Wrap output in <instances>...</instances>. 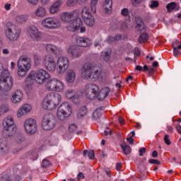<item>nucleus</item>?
I'll list each match as a JSON object with an SVG mask.
<instances>
[{
    "instance_id": "b1692460",
    "label": "nucleus",
    "mask_w": 181,
    "mask_h": 181,
    "mask_svg": "<svg viewBox=\"0 0 181 181\" xmlns=\"http://www.w3.org/2000/svg\"><path fill=\"white\" fill-rule=\"evenodd\" d=\"M32 110V107L29 104H25L21 108L19 109L17 116L18 118H21L22 115H25V114H28Z\"/></svg>"
},
{
    "instance_id": "a19ab883",
    "label": "nucleus",
    "mask_w": 181,
    "mask_h": 181,
    "mask_svg": "<svg viewBox=\"0 0 181 181\" xmlns=\"http://www.w3.org/2000/svg\"><path fill=\"white\" fill-rule=\"evenodd\" d=\"M134 70H138L139 71H148V70H149V66H148V65H144L143 67L139 66V65H136Z\"/></svg>"
},
{
    "instance_id": "f8f14e48",
    "label": "nucleus",
    "mask_w": 181,
    "mask_h": 181,
    "mask_svg": "<svg viewBox=\"0 0 181 181\" xmlns=\"http://www.w3.org/2000/svg\"><path fill=\"white\" fill-rule=\"evenodd\" d=\"M35 81L37 84H43L46 80L50 78V74L43 69L37 70L35 72Z\"/></svg>"
},
{
    "instance_id": "4d7b16f0",
    "label": "nucleus",
    "mask_w": 181,
    "mask_h": 181,
    "mask_svg": "<svg viewBox=\"0 0 181 181\" xmlns=\"http://www.w3.org/2000/svg\"><path fill=\"white\" fill-rule=\"evenodd\" d=\"M177 47H173V54H174V56H178V54H180V51H179L177 49Z\"/></svg>"
},
{
    "instance_id": "a211bd4d",
    "label": "nucleus",
    "mask_w": 181,
    "mask_h": 181,
    "mask_svg": "<svg viewBox=\"0 0 181 181\" xmlns=\"http://www.w3.org/2000/svg\"><path fill=\"white\" fill-rule=\"evenodd\" d=\"M42 25L45 28H47V29H56V28L60 26V23L56 19L48 18L42 21Z\"/></svg>"
},
{
    "instance_id": "9d476101",
    "label": "nucleus",
    "mask_w": 181,
    "mask_h": 181,
    "mask_svg": "<svg viewBox=\"0 0 181 181\" xmlns=\"http://www.w3.org/2000/svg\"><path fill=\"white\" fill-rule=\"evenodd\" d=\"M2 125L4 129L8 131L11 135H13L16 132V125H15L12 117L8 116L6 119H4Z\"/></svg>"
},
{
    "instance_id": "f03ea898",
    "label": "nucleus",
    "mask_w": 181,
    "mask_h": 181,
    "mask_svg": "<svg viewBox=\"0 0 181 181\" xmlns=\"http://www.w3.org/2000/svg\"><path fill=\"white\" fill-rule=\"evenodd\" d=\"M60 101H62V95L56 92L50 93L47 95L42 102V108L49 111L54 110L60 104Z\"/></svg>"
},
{
    "instance_id": "09e8293b",
    "label": "nucleus",
    "mask_w": 181,
    "mask_h": 181,
    "mask_svg": "<svg viewBox=\"0 0 181 181\" xmlns=\"http://www.w3.org/2000/svg\"><path fill=\"white\" fill-rule=\"evenodd\" d=\"M88 158L93 160L95 158V155L94 154V150H90L88 151Z\"/></svg>"
},
{
    "instance_id": "5701e85b",
    "label": "nucleus",
    "mask_w": 181,
    "mask_h": 181,
    "mask_svg": "<svg viewBox=\"0 0 181 181\" xmlns=\"http://www.w3.org/2000/svg\"><path fill=\"white\" fill-rule=\"evenodd\" d=\"M47 50L49 52V53H53L55 54V56H57L58 57L62 55V49L56 45H53L52 44H49L47 45Z\"/></svg>"
},
{
    "instance_id": "13d9d810",
    "label": "nucleus",
    "mask_w": 181,
    "mask_h": 181,
    "mask_svg": "<svg viewBox=\"0 0 181 181\" xmlns=\"http://www.w3.org/2000/svg\"><path fill=\"white\" fill-rule=\"evenodd\" d=\"M23 149L24 148H22V146H19L18 148H15L13 151V153H14V155H16L17 153H19V152H21V151H22Z\"/></svg>"
},
{
    "instance_id": "49530a36",
    "label": "nucleus",
    "mask_w": 181,
    "mask_h": 181,
    "mask_svg": "<svg viewBox=\"0 0 181 181\" xmlns=\"http://www.w3.org/2000/svg\"><path fill=\"white\" fill-rule=\"evenodd\" d=\"M69 131L71 134L76 132V131H77V125L76 124H71L69 126Z\"/></svg>"
},
{
    "instance_id": "aec40b11",
    "label": "nucleus",
    "mask_w": 181,
    "mask_h": 181,
    "mask_svg": "<svg viewBox=\"0 0 181 181\" xmlns=\"http://www.w3.org/2000/svg\"><path fill=\"white\" fill-rule=\"evenodd\" d=\"M111 92V89L108 87H105L102 88L100 92L98 90V94L96 95L98 101H104L107 97H108V94Z\"/></svg>"
},
{
    "instance_id": "a18cd8bd",
    "label": "nucleus",
    "mask_w": 181,
    "mask_h": 181,
    "mask_svg": "<svg viewBox=\"0 0 181 181\" xmlns=\"http://www.w3.org/2000/svg\"><path fill=\"white\" fill-rule=\"evenodd\" d=\"M149 6L151 9H155V8H158V6H159V1L151 0Z\"/></svg>"
},
{
    "instance_id": "1a4fd4ad",
    "label": "nucleus",
    "mask_w": 181,
    "mask_h": 181,
    "mask_svg": "<svg viewBox=\"0 0 181 181\" xmlns=\"http://www.w3.org/2000/svg\"><path fill=\"white\" fill-rule=\"evenodd\" d=\"M82 18L87 26L93 28L95 23V18L93 16V14L90 13L88 8H84L81 11Z\"/></svg>"
},
{
    "instance_id": "bf43d9fd",
    "label": "nucleus",
    "mask_w": 181,
    "mask_h": 181,
    "mask_svg": "<svg viewBox=\"0 0 181 181\" xmlns=\"http://www.w3.org/2000/svg\"><path fill=\"white\" fill-rule=\"evenodd\" d=\"M136 29H137L139 32H142V30H145V29H146V26L144 24V27L142 25H139V27H136Z\"/></svg>"
},
{
    "instance_id": "052dcab7",
    "label": "nucleus",
    "mask_w": 181,
    "mask_h": 181,
    "mask_svg": "<svg viewBox=\"0 0 181 181\" xmlns=\"http://www.w3.org/2000/svg\"><path fill=\"white\" fill-rule=\"evenodd\" d=\"M141 55V51L139 50V48L136 47L134 49V56H140Z\"/></svg>"
},
{
    "instance_id": "603ef678",
    "label": "nucleus",
    "mask_w": 181,
    "mask_h": 181,
    "mask_svg": "<svg viewBox=\"0 0 181 181\" xmlns=\"http://www.w3.org/2000/svg\"><path fill=\"white\" fill-rule=\"evenodd\" d=\"M164 141H165V144L168 146L172 144V142H170V140L169 139L168 134H165V136H164Z\"/></svg>"
},
{
    "instance_id": "20e7f679",
    "label": "nucleus",
    "mask_w": 181,
    "mask_h": 181,
    "mask_svg": "<svg viewBox=\"0 0 181 181\" xmlns=\"http://www.w3.org/2000/svg\"><path fill=\"white\" fill-rule=\"evenodd\" d=\"M13 86V79L9 74L8 69L4 70V74L0 78V90L8 92Z\"/></svg>"
},
{
    "instance_id": "864d4df0",
    "label": "nucleus",
    "mask_w": 181,
    "mask_h": 181,
    "mask_svg": "<svg viewBox=\"0 0 181 181\" xmlns=\"http://www.w3.org/2000/svg\"><path fill=\"white\" fill-rule=\"evenodd\" d=\"M107 43H109V45H112L114 43V42H115V40L114 37L109 36V37H107Z\"/></svg>"
},
{
    "instance_id": "2f4dec72",
    "label": "nucleus",
    "mask_w": 181,
    "mask_h": 181,
    "mask_svg": "<svg viewBox=\"0 0 181 181\" xmlns=\"http://www.w3.org/2000/svg\"><path fill=\"white\" fill-rule=\"evenodd\" d=\"M75 79H76V74L74 73V71L71 69L68 70L66 72V81H67V83H73Z\"/></svg>"
},
{
    "instance_id": "6e6d98bb",
    "label": "nucleus",
    "mask_w": 181,
    "mask_h": 181,
    "mask_svg": "<svg viewBox=\"0 0 181 181\" xmlns=\"http://www.w3.org/2000/svg\"><path fill=\"white\" fill-rule=\"evenodd\" d=\"M139 156H144V153H146V148H141L139 150Z\"/></svg>"
},
{
    "instance_id": "e2e57ef3",
    "label": "nucleus",
    "mask_w": 181,
    "mask_h": 181,
    "mask_svg": "<svg viewBox=\"0 0 181 181\" xmlns=\"http://www.w3.org/2000/svg\"><path fill=\"white\" fill-rule=\"evenodd\" d=\"M84 177H86L84 176V174H83V173H79L77 175L78 180H80L81 179H84Z\"/></svg>"
},
{
    "instance_id": "774afa93",
    "label": "nucleus",
    "mask_w": 181,
    "mask_h": 181,
    "mask_svg": "<svg viewBox=\"0 0 181 181\" xmlns=\"http://www.w3.org/2000/svg\"><path fill=\"white\" fill-rule=\"evenodd\" d=\"M29 3L31 4V5H37V2H39V0H28Z\"/></svg>"
},
{
    "instance_id": "cd10ccee",
    "label": "nucleus",
    "mask_w": 181,
    "mask_h": 181,
    "mask_svg": "<svg viewBox=\"0 0 181 181\" xmlns=\"http://www.w3.org/2000/svg\"><path fill=\"white\" fill-rule=\"evenodd\" d=\"M68 52L73 57H80L81 56V50L78 47H71Z\"/></svg>"
},
{
    "instance_id": "bb28decb",
    "label": "nucleus",
    "mask_w": 181,
    "mask_h": 181,
    "mask_svg": "<svg viewBox=\"0 0 181 181\" xmlns=\"http://www.w3.org/2000/svg\"><path fill=\"white\" fill-rule=\"evenodd\" d=\"M30 36L34 40L39 41L41 39L40 34H39V32H37V28H32L30 29L29 31Z\"/></svg>"
},
{
    "instance_id": "4468645a",
    "label": "nucleus",
    "mask_w": 181,
    "mask_h": 181,
    "mask_svg": "<svg viewBox=\"0 0 181 181\" xmlns=\"http://www.w3.org/2000/svg\"><path fill=\"white\" fill-rule=\"evenodd\" d=\"M83 25V21L80 17H76L66 25V29L69 32H77L80 27Z\"/></svg>"
},
{
    "instance_id": "412c9836",
    "label": "nucleus",
    "mask_w": 181,
    "mask_h": 181,
    "mask_svg": "<svg viewBox=\"0 0 181 181\" xmlns=\"http://www.w3.org/2000/svg\"><path fill=\"white\" fill-rule=\"evenodd\" d=\"M76 44L80 47H88L91 45V40L87 37H78L76 38Z\"/></svg>"
},
{
    "instance_id": "e433bc0d",
    "label": "nucleus",
    "mask_w": 181,
    "mask_h": 181,
    "mask_svg": "<svg viewBox=\"0 0 181 181\" xmlns=\"http://www.w3.org/2000/svg\"><path fill=\"white\" fill-rule=\"evenodd\" d=\"M148 39H149V34L146 33H142L139 37L138 42L139 43H141V44L145 43V42H146Z\"/></svg>"
},
{
    "instance_id": "37998d69",
    "label": "nucleus",
    "mask_w": 181,
    "mask_h": 181,
    "mask_svg": "<svg viewBox=\"0 0 181 181\" xmlns=\"http://www.w3.org/2000/svg\"><path fill=\"white\" fill-rule=\"evenodd\" d=\"M98 0H90V8L93 13H95L97 12L95 9V5H97Z\"/></svg>"
},
{
    "instance_id": "473e14b6",
    "label": "nucleus",
    "mask_w": 181,
    "mask_h": 181,
    "mask_svg": "<svg viewBox=\"0 0 181 181\" xmlns=\"http://www.w3.org/2000/svg\"><path fill=\"white\" fill-rule=\"evenodd\" d=\"M104 110V107L101 106L98 108H97L93 113L92 119H100V117H103V111Z\"/></svg>"
},
{
    "instance_id": "c03bdc74",
    "label": "nucleus",
    "mask_w": 181,
    "mask_h": 181,
    "mask_svg": "<svg viewBox=\"0 0 181 181\" xmlns=\"http://www.w3.org/2000/svg\"><path fill=\"white\" fill-rule=\"evenodd\" d=\"M49 166H52V163L47 160V159H45L42 160V167L43 168H49Z\"/></svg>"
},
{
    "instance_id": "39448f33",
    "label": "nucleus",
    "mask_w": 181,
    "mask_h": 181,
    "mask_svg": "<svg viewBox=\"0 0 181 181\" xmlns=\"http://www.w3.org/2000/svg\"><path fill=\"white\" fill-rule=\"evenodd\" d=\"M18 76L25 77L30 69V59L28 57H21L18 59Z\"/></svg>"
},
{
    "instance_id": "f704fd0d",
    "label": "nucleus",
    "mask_w": 181,
    "mask_h": 181,
    "mask_svg": "<svg viewBox=\"0 0 181 181\" xmlns=\"http://www.w3.org/2000/svg\"><path fill=\"white\" fill-rule=\"evenodd\" d=\"M87 107L83 106L81 107L77 112V118H78V119H81V118L87 115Z\"/></svg>"
},
{
    "instance_id": "7c9ffc66",
    "label": "nucleus",
    "mask_w": 181,
    "mask_h": 181,
    "mask_svg": "<svg viewBox=\"0 0 181 181\" xmlns=\"http://www.w3.org/2000/svg\"><path fill=\"white\" fill-rule=\"evenodd\" d=\"M166 8L168 13H170L171 11H175L177 12V11L180 9V6H179L176 2H171L166 6Z\"/></svg>"
},
{
    "instance_id": "4c0bfd02",
    "label": "nucleus",
    "mask_w": 181,
    "mask_h": 181,
    "mask_svg": "<svg viewBox=\"0 0 181 181\" xmlns=\"http://www.w3.org/2000/svg\"><path fill=\"white\" fill-rule=\"evenodd\" d=\"M35 15H37L39 18H43V16L46 15V8L44 7H40L35 11Z\"/></svg>"
},
{
    "instance_id": "ddd939ff",
    "label": "nucleus",
    "mask_w": 181,
    "mask_h": 181,
    "mask_svg": "<svg viewBox=\"0 0 181 181\" xmlns=\"http://www.w3.org/2000/svg\"><path fill=\"white\" fill-rule=\"evenodd\" d=\"M57 73H59V74H64L67 69H69V59L66 57H59L57 60Z\"/></svg>"
},
{
    "instance_id": "680f3d73",
    "label": "nucleus",
    "mask_w": 181,
    "mask_h": 181,
    "mask_svg": "<svg viewBox=\"0 0 181 181\" xmlns=\"http://www.w3.org/2000/svg\"><path fill=\"white\" fill-rule=\"evenodd\" d=\"M148 71V76H153V72L155 71V69L153 68H148V70L147 71Z\"/></svg>"
},
{
    "instance_id": "79ce46f5",
    "label": "nucleus",
    "mask_w": 181,
    "mask_h": 181,
    "mask_svg": "<svg viewBox=\"0 0 181 181\" xmlns=\"http://www.w3.org/2000/svg\"><path fill=\"white\" fill-rule=\"evenodd\" d=\"M135 21L136 23V28H139V26H142L143 28H144V21L142 20L141 17H136Z\"/></svg>"
},
{
    "instance_id": "72a5a7b5",
    "label": "nucleus",
    "mask_w": 181,
    "mask_h": 181,
    "mask_svg": "<svg viewBox=\"0 0 181 181\" xmlns=\"http://www.w3.org/2000/svg\"><path fill=\"white\" fill-rule=\"evenodd\" d=\"M60 6H62V1H57L55 2L49 9L50 13H56V12H59Z\"/></svg>"
},
{
    "instance_id": "f3484780",
    "label": "nucleus",
    "mask_w": 181,
    "mask_h": 181,
    "mask_svg": "<svg viewBox=\"0 0 181 181\" xmlns=\"http://www.w3.org/2000/svg\"><path fill=\"white\" fill-rule=\"evenodd\" d=\"M15 141L16 145L21 146V148H27L29 146V141L23 133H18L16 136Z\"/></svg>"
},
{
    "instance_id": "0e129e2a",
    "label": "nucleus",
    "mask_w": 181,
    "mask_h": 181,
    "mask_svg": "<svg viewBox=\"0 0 181 181\" xmlns=\"http://www.w3.org/2000/svg\"><path fill=\"white\" fill-rule=\"evenodd\" d=\"M105 13H111L112 8H103Z\"/></svg>"
},
{
    "instance_id": "3c124183",
    "label": "nucleus",
    "mask_w": 181,
    "mask_h": 181,
    "mask_svg": "<svg viewBox=\"0 0 181 181\" xmlns=\"http://www.w3.org/2000/svg\"><path fill=\"white\" fill-rule=\"evenodd\" d=\"M77 2H78V0H68L67 5L68 6H74Z\"/></svg>"
},
{
    "instance_id": "58836bf2",
    "label": "nucleus",
    "mask_w": 181,
    "mask_h": 181,
    "mask_svg": "<svg viewBox=\"0 0 181 181\" xmlns=\"http://www.w3.org/2000/svg\"><path fill=\"white\" fill-rule=\"evenodd\" d=\"M33 59L35 66H39V64L42 63V57H40V55L34 54Z\"/></svg>"
},
{
    "instance_id": "a878e982",
    "label": "nucleus",
    "mask_w": 181,
    "mask_h": 181,
    "mask_svg": "<svg viewBox=\"0 0 181 181\" xmlns=\"http://www.w3.org/2000/svg\"><path fill=\"white\" fill-rule=\"evenodd\" d=\"M34 81H36V77L35 76V71H32L26 77L25 83L26 86H32Z\"/></svg>"
},
{
    "instance_id": "393cba45",
    "label": "nucleus",
    "mask_w": 181,
    "mask_h": 181,
    "mask_svg": "<svg viewBox=\"0 0 181 181\" xmlns=\"http://www.w3.org/2000/svg\"><path fill=\"white\" fill-rule=\"evenodd\" d=\"M9 152V145L6 141L0 142V156H5Z\"/></svg>"
},
{
    "instance_id": "c85d7f7f",
    "label": "nucleus",
    "mask_w": 181,
    "mask_h": 181,
    "mask_svg": "<svg viewBox=\"0 0 181 181\" xmlns=\"http://www.w3.org/2000/svg\"><path fill=\"white\" fill-rule=\"evenodd\" d=\"M66 95L69 100H72V101L75 103V104H77L78 103V97L74 95V90H68L66 93Z\"/></svg>"
},
{
    "instance_id": "4be33fe9",
    "label": "nucleus",
    "mask_w": 181,
    "mask_h": 181,
    "mask_svg": "<svg viewBox=\"0 0 181 181\" xmlns=\"http://www.w3.org/2000/svg\"><path fill=\"white\" fill-rule=\"evenodd\" d=\"M22 97H23L22 91L21 90H16L12 94L11 101L14 104L21 103L22 101Z\"/></svg>"
},
{
    "instance_id": "c9c22d12",
    "label": "nucleus",
    "mask_w": 181,
    "mask_h": 181,
    "mask_svg": "<svg viewBox=\"0 0 181 181\" xmlns=\"http://www.w3.org/2000/svg\"><path fill=\"white\" fill-rule=\"evenodd\" d=\"M121 148L122 149L124 155H129L131 152H132V149L129 145L127 144V143H123L120 145Z\"/></svg>"
},
{
    "instance_id": "338daca9",
    "label": "nucleus",
    "mask_w": 181,
    "mask_h": 181,
    "mask_svg": "<svg viewBox=\"0 0 181 181\" xmlns=\"http://www.w3.org/2000/svg\"><path fill=\"white\" fill-rule=\"evenodd\" d=\"M115 39V42H118V40H121L122 39V37L119 35H116L115 37H113Z\"/></svg>"
},
{
    "instance_id": "dca6fc26",
    "label": "nucleus",
    "mask_w": 181,
    "mask_h": 181,
    "mask_svg": "<svg viewBox=\"0 0 181 181\" xmlns=\"http://www.w3.org/2000/svg\"><path fill=\"white\" fill-rule=\"evenodd\" d=\"M43 64L48 71L53 72L56 70V61L52 56L43 57Z\"/></svg>"
},
{
    "instance_id": "f257e3e1",
    "label": "nucleus",
    "mask_w": 181,
    "mask_h": 181,
    "mask_svg": "<svg viewBox=\"0 0 181 181\" xmlns=\"http://www.w3.org/2000/svg\"><path fill=\"white\" fill-rule=\"evenodd\" d=\"M100 74L101 69L94 63L87 62L81 69V76L83 78H86V80L90 78L93 81H96L100 78Z\"/></svg>"
},
{
    "instance_id": "0eeeda50",
    "label": "nucleus",
    "mask_w": 181,
    "mask_h": 181,
    "mask_svg": "<svg viewBox=\"0 0 181 181\" xmlns=\"http://www.w3.org/2000/svg\"><path fill=\"white\" fill-rule=\"evenodd\" d=\"M56 117L52 113H47L44 115L42 120V127L45 131H50L53 129L56 125Z\"/></svg>"
},
{
    "instance_id": "c756f323",
    "label": "nucleus",
    "mask_w": 181,
    "mask_h": 181,
    "mask_svg": "<svg viewBox=\"0 0 181 181\" xmlns=\"http://www.w3.org/2000/svg\"><path fill=\"white\" fill-rule=\"evenodd\" d=\"M29 19V15H19L16 17V22L18 25H22V23H25L28 22Z\"/></svg>"
},
{
    "instance_id": "423d86ee",
    "label": "nucleus",
    "mask_w": 181,
    "mask_h": 181,
    "mask_svg": "<svg viewBox=\"0 0 181 181\" xmlns=\"http://www.w3.org/2000/svg\"><path fill=\"white\" fill-rule=\"evenodd\" d=\"M71 105L69 103H62L58 108L57 117L59 121H65L71 115Z\"/></svg>"
},
{
    "instance_id": "6ab92c4d",
    "label": "nucleus",
    "mask_w": 181,
    "mask_h": 181,
    "mask_svg": "<svg viewBox=\"0 0 181 181\" xmlns=\"http://www.w3.org/2000/svg\"><path fill=\"white\" fill-rule=\"evenodd\" d=\"M78 13L77 12L74 11L73 13H69V12H64L61 14V20L62 22H64L65 23H69V22H71L74 21L76 18H78Z\"/></svg>"
},
{
    "instance_id": "69168bd1",
    "label": "nucleus",
    "mask_w": 181,
    "mask_h": 181,
    "mask_svg": "<svg viewBox=\"0 0 181 181\" xmlns=\"http://www.w3.org/2000/svg\"><path fill=\"white\" fill-rule=\"evenodd\" d=\"M127 141L129 142L130 145H134V139L132 138V136L127 138Z\"/></svg>"
},
{
    "instance_id": "5fc2aeb1",
    "label": "nucleus",
    "mask_w": 181,
    "mask_h": 181,
    "mask_svg": "<svg viewBox=\"0 0 181 181\" xmlns=\"http://www.w3.org/2000/svg\"><path fill=\"white\" fill-rule=\"evenodd\" d=\"M122 16H128L129 15V10L128 8H123L122 10Z\"/></svg>"
},
{
    "instance_id": "6e6552de",
    "label": "nucleus",
    "mask_w": 181,
    "mask_h": 181,
    "mask_svg": "<svg viewBox=\"0 0 181 181\" xmlns=\"http://www.w3.org/2000/svg\"><path fill=\"white\" fill-rule=\"evenodd\" d=\"M100 88L95 84L90 83L86 85L85 88V94L88 100H94L97 98Z\"/></svg>"
},
{
    "instance_id": "7ed1b4c3",
    "label": "nucleus",
    "mask_w": 181,
    "mask_h": 181,
    "mask_svg": "<svg viewBox=\"0 0 181 181\" xmlns=\"http://www.w3.org/2000/svg\"><path fill=\"white\" fill-rule=\"evenodd\" d=\"M4 32L7 39L11 42H13V40H18L21 35V30L19 27L11 23H7L4 28Z\"/></svg>"
},
{
    "instance_id": "de8ad7c7",
    "label": "nucleus",
    "mask_w": 181,
    "mask_h": 181,
    "mask_svg": "<svg viewBox=\"0 0 181 181\" xmlns=\"http://www.w3.org/2000/svg\"><path fill=\"white\" fill-rule=\"evenodd\" d=\"M112 8V0H105L103 4V8Z\"/></svg>"
},
{
    "instance_id": "2eb2a0df",
    "label": "nucleus",
    "mask_w": 181,
    "mask_h": 181,
    "mask_svg": "<svg viewBox=\"0 0 181 181\" xmlns=\"http://www.w3.org/2000/svg\"><path fill=\"white\" fill-rule=\"evenodd\" d=\"M47 87L51 91H62L63 90V83L56 78L51 79L47 82Z\"/></svg>"
},
{
    "instance_id": "ea45409f",
    "label": "nucleus",
    "mask_w": 181,
    "mask_h": 181,
    "mask_svg": "<svg viewBox=\"0 0 181 181\" xmlns=\"http://www.w3.org/2000/svg\"><path fill=\"white\" fill-rule=\"evenodd\" d=\"M110 56H111V52H102L101 57L103 60H105V62H108V60H110Z\"/></svg>"
},
{
    "instance_id": "9b49d317",
    "label": "nucleus",
    "mask_w": 181,
    "mask_h": 181,
    "mask_svg": "<svg viewBox=\"0 0 181 181\" xmlns=\"http://www.w3.org/2000/svg\"><path fill=\"white\" fill-rule=\"evenodd\" d=\"M24 128L28 135H33L37 132V125H36V120L33 119H27L24 122Z\"/></svg>"
},
{
    "instance_id": "8fccbe9b",
    "label": "nucleus",
    "mask_w": 181,
    "mask_h": 181,
    "mask_svg": "<svg viewBox=\"0 0 181 181\" xmlns=\"http://www.w3.org/2000/svg\"><path fill=\"white\" fill-rule=\"evenodd\" d=\"M148 163L151 165H160V161L156 159L151 158L148 160Z\"/></svg>"
}]
</instances>
